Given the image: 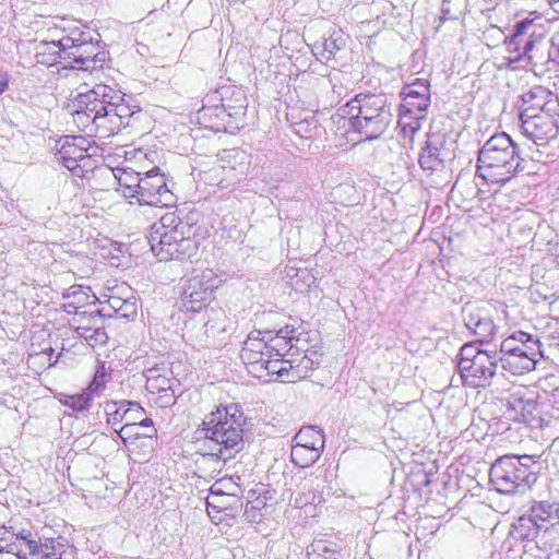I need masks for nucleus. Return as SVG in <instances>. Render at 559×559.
I'll use <instances>...</instances> for the list:
<instances>
[{
  "label": "nucleus",
  "mask_w": 559,
  "mask_h": 559,
  "mask_svg": "<svg viewBox=\"0 0 559 559\" xmlns=\"http://www.w3.org/2000/svg\"><path fill=\"white\" fill-rule=\"evenodd\" d=\"M181 225L188 224L183 223L175 212L166 213L158 222L152 225L148 238H153L156 234L171 231L179 228Z\"/></svg>",
  "instance_id": "33"
},
{
  "label": "nucleus",
  "mask_w": 559,
  "mask_h": 559,
  "mask_svg": "<svg viewBox=\"0 0 559 559\" xmlns=\"http://www.w3.org/2000/svg\"><path fill=\"white\" fill-rule=\"evenodd\" d=\"M190 230L189 225H181L179 228L168 233L156 234L148 238L153 253L164 261L189 259L197 252V242L186 235Z\"/></svg>",
  "instance_id": "5"
},
{
  "label": "nucleus",
  "mask_w": 559,
  "mask_h": 559,
  "mask_svg": "<svg viewBox=\"0 0 559 559\" xmlns=\"http://www.w3.org/2000/svg\"><path fill=\"white\" fill-rule=\"evenodd\" d=\"M526 334L527 333H525L523 331H516L513 334H511L509 337L503 340L502 342H510L509 346L513 347V346L518 345L519 343H521V341H523L524 337H526Z\"/></svg>",
  "instance_id": "59"
},
{
  "label": "nucleus",
  "mask_w": 559,
  "mask_h": 559,
  "mask_svg": "<svg viewBox=\"0 0 559 559\" xmlns=\"http://www.w3.org/2000/svg\"><path fill=\"white\" fill-rule=\"evenodd\" d=\"M103 316H111V313L102 312ZM88 322H93V325H83V323L78 328L79 334L85 338L88 345L92 347L105 345L108 341V335L104 329L103 320L102 321H95V320H87Z\"/></svg>",
  "instance_id": "22"
},
{
  "label": "nucleus",
  "mask_w": 559,
  "mask_h": 559,
  "mask_svg": "<svg viewBox=\"0 0 559 559\" xmlns=\"http://www.w3.org/2000/svg\"><path fill=\"white\" fill-rule=\"evenodd\" d=\"M104 297L107 298L105 302L108 308L112 310V313L118 316L121 307L123 306V299H126V294L122 293V286L109 289V294L104 295Z\"/></svg>",
  "instance_id": "46"
},
{
  "label": "nucleus",
  "mask_w": 559,
  "mask_h": 559,
  "mask_svg": "<svg viewBox=\"0 0 559 559\" xmlns=\"http://www.w3.org/2000/svg\"><path fill=\"white\" fill-rule=\"evenodd\" d=\"M403 104L401 105L402 112H407L409 116H417L419 119H425L426 111L430 104L421 105V100L419 98H403Z\"/></svg>",
  "instance_id": "42"
},
{
  "label": "nucleus",
  "mask_w": 559,
  "mask_h": 559,
  "mask_svg": "<svg viewBox=\"0 0 559 559\" xmlns=\"http://www.w3.org/2000/svg\"><path fill=\"white\" fill-rule=\"evenodd\" d=\"M245 424L238 405L229 404L205 415L198 431L203 435L210 454L227 462L243 449Z\"/></svg>",
  "instance_id": "1"
},
{
  "label": "nucleus",
  "mask_w": 559,
  "mask_h": 559,
  "mask_svg": "<svg viewBox=\"0 0 559 559\" xmlns=\"http://www.w3.org/2000/svg\"><path fill=\"white\" fill-rule=\"evenodd\" d=\"M462 314L465 326L477 337L476 343L483 345L492 341L497 333V326L484 309L466 304L462 309Z\"/></svg>",
  "instance_id": "13"
},
{
  "label": "nucleus",
  "mask_w": 559,
  "mask_h": 559,
  "mask_svg": "<svg viewBox=\"0 0 559 559\" xmlns=\"http://www.w3.org/2000/svg\"><path fill=\"white\" fill-rule=\"evenodd\" d=\"M120 191L126 198H135L139 201L140 189L129 187H120Z\"/></svg>",
  "instance_id": "60"
},
{
  "label": "nucleus",
  "mask_w": 559,
  "mask_h": 559,
  "mask_svg": "<svg viewBox=\"0 0 559 559\" xmlns=\"http://www.w3.org/2000/svg\"><path fill=\"white\" fill-rule=\"evenodd\" d=\"M346 46V37L342 29H333L322 43H317L314 48L322 59L330 60L337 51Z\"/></svg>",
  "instance_id": "23"
},
{
  "label": "nucleus",
  "mask_w": 559,
  "mask_h": 559,
  "mask_svg": "<svg viewBox=\"0 0 559 559\" xmlns=\"http://www.w3.org/2000/svg\"><path fill=\"white\" fill-rule=\"evenodd\" d=\"M508 412L509 416L514 420H524L523 411L525 409L524 402L521 399H513V401L508 402Z\"/></svg>",
  "instance_id": "49"
},
{
  "label": "nucleus",
  "mask_w": 559,
  "mask_h": 559,
  "mask_svg": "<svg viewBox=\"0 0 559 559\" xmlns=\"http://www.w3.org/2000/svg\"><path fill=\"white\" fill-rule=\"evenodd\" d=\"M122 293L126 294V299H123V306L118 316L124 319H133L136 316V298L129 286H122Z\"/></svg>",
  "instance_id": "41"
},
{
  "label": "nucleus",
  "mask_w": 559,
  "mask_h": 559,
  "mask_svg": "<svg viewBox=\"0 0 559 559\" xmlns=\"http://www.w3.org/2000/svg\"><path fill=\"white\" fill-rule=\"evenodd\" d=\"M499 362H503V358L497 350H488L478 355V358L463 366L460 371V378L464 385L477 389L486 388L491 384L492 378L496 376Z\"/></svg>",
  "instance_id": "9"
},
{
  "label": "nucleus",
  "mask_w": 559,
  "mask_h": 559,
  "mask_svg": "<svg viewBox=\"0 0 559 559\" xmlns=\"http://www.w3.org/2000/svg\"><path fill=\"white\" fill-rule=\"evenodd\" d=\"M510 342H502L500 345V353L509 354L510 356H514L521 359V362L524 361V353L521 346V343L518 345L510 347Z\"/></svg>",
  "instance_id": "56"
},
{
  "label": "nucleus",
  "mask_w": 559,
  "mask_h": 559,
  "mask_svg": "<svg viewBox=\"0 0 559 559\" xmlns=\"http://www.w3.org/2000/svg\"><path fill=\"white\" fill-rule=\"evenodd\" d=\"M269 340V357H284L294 346V336L284 335V330L277 331L274 336H267Z\"/></svg>",
  "instance_id": "30"
},
{
  "label": "nucleus",
  "mask_w": 559,
  "mask_h": 559,
  "mask_svg": "<svg viewBox=\"0 0 559 559\" xmlns=\"http://www.w3.org/2000/svg\"><path fill=\"white\" fill-rule=\"evenodd\" d=\"M282 357H265L262 364H259L261 369H265L269 374H276L280 368Z\"/></svg>",
  "instance_id": "55"
},
{
  "label": "nucleus",
  "mask_w": 559,
  "mask_h": 559,
  "mask_svg": "<svg viewBox=\"0 0 559 559\" xmlns=\"http://www.w3.org/2000/svg\"><path fill=\"white\" fill-rule=\"evenodd\" d=\"M117 433L124 444L132 440L148 438L147 433L141 430V426L136 425V421L127 423L119 428Z\"/></svg>",
  "instance_id": "40"
},
{
  "label": "nucleus",
  "mask_w": 559,
  "mask_h": 559,
  "mask_svg": "<svg viewBox=\"0 0 559 559\" xmlns=\"http://www.w3.org/2000/svg\"><path fill=\"white\" fill-rule=\"evenodd\" d=\"M421 120L417 116H409V114L400 110L399 126L403 135L412 138L420 129Z\"/></svg>",
  "instance_id": "38"
},
{
  "label": "nucleus",
  "mask_w": 559,
  "mask_h": 559,
  "mask_svg": "<svg viewBox=\"0 0 559 559\" xmlns=\"http://www.w3.org/2000/svg\"><path fill=\"white\" fill-rule=\"evenodd\" d=\"M145 377V388L150 393H162V397L165 399L166 403H170L175 400L173 379L168 378L166 374H162L158 369H148Z\"/></svg>",
  "instance_id": "19"
},
{
  "label": "nucleus",
  "mask_w": 559,
  "mask_h": 559,
  "mask_svg": "<svg viewBox=\"0 0 559 559\" xmlns=\"http://www.w3.org/2000/svg\"><path fill=\"white\" fill-rule=\"evenodd\" d=\"M23 539L26 542L27 548L31 554L46 558L55 556L53 552L44 550L43 546L40 545V542L27 539L26 537H23Z\"/></svg>",
  "instance_id": "53"
},
{
  "label": "nucleus",
  "mask_w": 559,
  "mask_h": 559,
  "mask_svg": "<svg viewBox=\"0 0 559 559\" xmlns=\"http://www.w3.org/2000/svg\"><path fill=\"white\" fill-rule=\"evenodd\" d=\"M94 112L96 110H88L86 108V105H83V107H80L76 103V109L73 112V121L76 124V127L85 132L88 136L94 135Z\"/></svg>",
  "instance_id": "31"
},
{
  "label": "nucleus",
  "mask_w": 559,
  "mask_h": 559,
  "mask_svg": "<svg viewBox=\"0 0 559 559\" xmlns=\"http://www.w3.org/2000/svg\"><path fill=\"white\" fill-rule=\"evenodd\" d=\"M63 53V59H72V68L85 71H93L102 68L106 53L100 50L99 40L95 39L90 31H82L78 27L69 34L52 43Z\"/></svg>",
  "instance_id": "4"
},
{
  "label": "nucleus",
  "mask_w": 559,
  "mask_h": 559,
  "mask_svg": "<svg viewBox=\"0 0 559 559\" xmlns=\"http://www.w3.org/2000/svg\"><path fill=\"white\" fill-rule=\"evenodd\" d=\"M280 364L281 365L277 370V378L281 379L282 382H297V379L293 378V371H295V365H293V361L282 359Z\"/></svg>",
  "instance_id": "48"
},
{
  "label": "nucleus",
  "mask_w": 559,
  "mask_h": 559,
  "mask_svg": "<svg viewBox=\"0 0 559 559\" xmlns=\"http://www.w3.org/2000/svg\"><path fill=\"white\" fill-rule=\"evenodd\" d=\"M142 416H143V414L133 412L129 415V417H127V423L138 421L141 419Z\"/></svg>",
  "instance_id": "63"
},
{
  "label": "nucleus",
  "mask_w": 559,
  "mask_h": 559,
  "mask_svg": "<svg viewBox=\"0 0 559 559\" xmlns=\"http://www.w3.org/2000/svg\"><path fill=\"white\" fill-rule=\"evenodd\" d=\"M93 399L94 396L91 391L85 389L81 393L68 395L64 400V405L73 411L83 412L90 407Z\"/></svg>",
  "instance_id": "35"
},
{
  "label": "nucleus",
  "mask_w": 559,
  "mask_h": 559,
  "mask_svg": "<svg viewBox=\"0 0 559 559\" xmlns=\"http://www.w3.org/2000/svg\"><path fill=\"white\" fill-rule=\"evenodd\" d=\"M136 425L141 426V430L146 432L150 439L156 435V429L153 426L152 419L141 417V419L136 421Z\"/></svg>",
  "instance_id": "58"
},
{
  "label": "nucleus",
  "mask_w": 559,
  "mask_h": 559,
  "mask_svg": "<svg viewBox=\"0 0 559 559\" xmlns=\"http://www.w3.org/2000/svg\"><path fill=\"white\" fill-rule=\"evenodd\" d=\"M542 527L527 515L520 516L511 528V536L516 540H533Z\"/></svg>",
  "instance_id": "25"
},
{
  "label": "nucleus",
  "mask_w": 559,
  "mask_h": 559,
  "mask_svg": "<svg viewBox=\"0 0 559 559\" xmlns=\"http://www.w3.org/2000/svg\"><path fill=\"white\" fill-rule=\"evenodd\" d=\"M528 516L542 528L546 523L555 524L559 521V503L548 500L534 501L530 507Z\"/></svg>",
  "instance_id": "20"
},
{
  "label": "nucleus",
  "mask_w": 559,
  "mask_h": 559,
  "mask_svg": "<svg viewBox=\"0 0 559 559\" xmlns=\"http://www.w3.org/2000/svg\"><path fill=\"white\" fill-rule=\"evenodd\" d=\"M111 112H116L117 117L122 120L127 121L128 119L133 115V112L130 110L129 106L123 104L121 102H117L114 106L108 107Z\"/></svg>",
  "instance_id": "54"
},
{
  "label": "nucleus",
  "mask_w": 559,
  "mask_h": 559,
  "mask_svg": "<svg viewBox=\"0 0 559 559\" xmlns=\"http://www.w3.org/2000/svg\"><path fill=\"white\" fill-rule=\"evenodd\" d=\"M67 299L75 301V305H79L82 308L85 304H95L98 299L92 295L90 296L86 290L83 289L82 286H73L70 288L69 293L66 295Z\"/></svg>",
  "instance_id": "43"
},
{
  "label": "nucleus",
  "mask_w": 559,
  "mask_h": 559,
  "mask_svg": "<svg viewBox=\"0 0 559 559\" xmlns=\"http://www.w3.org/2000/svg\"><path fill=\"white\" fill-rule=\"evenodd\" d=\"M540 35L532 36L524 43L523 49L521 50L520 55H518L516 59L527 58L528 60L534 59L533 50L538 40H540Z\"/></svg>",
  "instance_id": "51"
},
{
  "label": "nucleus",
  "mask_w": 559,
  "mask_h": 559,
  "mask_svg": "<svg viewBox=\"0 0 559 559\" xmlns=\"http://www.w3.org/2000/svg\"><path fill=\"white\" fill-rule=\"evenodd\" d=\"M104 411L107 415V424L117 432V426L127 420V417L133 412L144 414V408L136 402L129 401H107L104 405Z\"/></svg>",
  "instance_id": "17"
},
{
  "label": "nucleus",
  "mask_w": 559,
  "mask_h": 559,
  "mask_svg": "<svg viewBox=\"0 0 559 559\" xmlns=\"http://www.w3.org/2000/svg\"><path fill=\"white\" fill-rule=\"evenodd\" d=\"M516 463L519 462L511 456L503 455L491 465L489 477L498 492L504 495L524 492L533 485L524 475L525 469L516 467Z\"/></svg>",
  "instance_id": "6"
},
{
  "label": "nucleus",
  "mask_w": 559,
  "mask_h": 559,
  "mask_svg": "<svg viewBox=\"0 0 559 559\" xmlns=\"http://www.w3.org/2000/svg\"><path fill=\"white\" fill-rule=\"evenodd\" d=\"M94 115L95 129L93 136L107 139L116 134L121 128L128 126L127 121L120 120L117 114L110 110L98 109Z\"/></svg>",
  "instance_id": "18"
},
{
  "label": "nucleus",
  "mask_w": 559,
  "mask_h": 559,
  "mask_svg": "<svg viewBox=\"0 0 559 559\" xmlns=\"http://www.w3.org/2000/svg\"><path fill=\"white\" fill-rule=\"evenodd\" d=\"M270 332L252 331L249 333L247 340L243 343L240 358L246 365L258 366L264 361L265 357H269V340Z\"/></svg>",
  "instance_id": "15"
},
{
  "label": "nucleus",
  "mask_w": 559,
  "mask_h": 559,
  "mask_svg": "<svg viewBox=\"0 0 559 559\" xmlns=\"http://www.w3.org/2000/svg\"><path fill=\"white\" fill-rule=\"evenodd\" d=\"M323 450L320 448H310L308 445L293 444L290 451L292 462L301 468H306L316 463L321 456Z\"/></svg>",
  "instance_id": "28"
},
{
  "label": "nucleus",
  "mask_w": 559,
  "mask_h": 559,
  "mask_svg": "<svg viewBox=\"0 0 559 559\" xmlns=\"http://www.w3.org/2000/svg\"><path fill=\"white\" fill-rule=\"evenodd\" d=\"M251 497L246 503L243 518L249 523H258L261 521L263 514L262 509L266 507V498L262 496H255L254 492H250Z\"/></svg>",
  "instance_id": "32"
},
{
  "label": "nucleus",
  "mask_w": 559,
  "mask_h": 559,
  "mask_svg": "<svg viewBox=\"0 0 559 559\" xmlns=\"http://www.w3.org/2000/svg\"><path fill=\"white\" fill-rule=\"evenodd\" d=\"M512 459L518 461L516 467H520L521 469H525L524 475L527 476V479H530L531 484H534L537 479V471L535 469V466L538 464L535 456L532 455H510Z\"/></svg>",
  "instance_id": "39"
},
{
  "label": "nucleus",
  "mask_w": 559,
  "mask_h": 559,
  "mask_svg": "<svg viewBox=\"0 0 559 559\" xmlns=\"http://www.w3.org/2000/svg\"><path fill=\"white\" fill-rule=\"evenodd\" d=\"M342 110L349 116L344 120L347 132L362 135L364 141L378 139L393 119L392 106L384 94H357Z\"/></svg>",
  "instance_id": "2"
},
{
  "label": "nucleus",
  "mask_w": 559,
  "mask_h": 559,
  "mask_svg": "<svg viewBox=\"0 0 559 559\" xmlns=\"http://www.w3.org/2000/svg\"><path fill=\"white\" fill-rule=\"evenodd\" d=\"M222 282L211 269L189 278L182 293L185 308L191 312L201 311L211 302L214 290L221 286Z\"/></svg>",
  "instance_id": "7"
},
{
  "label": "nucleus",
  "mask_w": 559,
  "mask_h": 559,
  "mask_svg": "<svg viewBox=\"0 0 559 559\" xmlns=\"http://www.w3.org/2000/svg\"><path fill=\"white\" fill-rule=\"evenodd\" d=\"M91 148V141L84 136H66L61 141L58 155L66 168L78 174V170L83 171L90 166Z\"/></svg>",
  "instance_id": "11"
},
{
  "label": "nucleus",
  "mask_w": 559,
  "mask_h": 559,
  "mask_svg": "<svg viewBox=\"0 0 559 559\" xmlns=\"http://www.w3.org/2000/svg\"><path fill=\"white\" fill-rule=\"evenodd\" d=\"M308 559H342L341 554L324 540H314L308 547Z\"/></svg>",
  "instance_id": "34"
},
{
  "label": "nucleus",
  "mask_w": 559,
  "mask_h": 559,
  "mask_svg": "<svg viewBox=\"0 0 559 559\" xmlns=\"http://www.w3.org/2000/svg\"><path fill=\"white\" fill-rule=\"evenodd\" d=\"M138 189L140 204L164 207L176 203V195L169 189L165 175L157 167L143 174Z\"/></svg>",
  "instance_id": "8"
},
{
  "label": "nucleus",
  "mask_w": 559,
  "mask_h": 559,
  "mask_svg": "<svg viewBox=\"0 0 559 559\" xmlns=\"http://www.w3.org/2000/svg\"><path fill=\"white\" fill-rule=\"evenodd\" d=\"M228 157H233L235 160H239L238 173L240 175H245L248 169V165H249V162H246V159H248V156L246 155V153L238 151V150H233L228 154ZM230 168L237 170V168L234 165L230 166Z\"/></svg>",
  "instance_id": "52"
},
{
  "label": "nucleus",
  "mask_w": 559,
  "mask_h": 559,
  "mask_svg": "<svg viewBox=\"0 0 559 559\" xmlns=\"http://www.w3.org/2000/svg\"><path fill=\"white\" fill-rule=\"evenodd\" d=\"M520 117L559 116V98L548 88L536 85L521 95Z\"/></svg>",
  "instance_id": "10"
},
{
  "label": "nucleus",
  "mask_w": 559,
  "mask_h": 559,
  "mask_svg": "<svg viewBox=\"0 0 559 559\" xmlns=\"http://www.w3.org/2000/svg\"><path fill=\"white\" fill-rule=\"evenodd\" d=\"M122 96L120 95V92H117L111 87V93H106L102 102V105H104L103 110H109L108 107L114 106L117 102H121Z\"/></svg>",
  "instance_id": "57"
},
{
  "label": "nucleus",
  "mask_w": 559,
  "mask_h": 559,
  "mask_svg": "<svg viewBox=\"0 0 559 559\" xmlns=\"http://www.w3.org/2000/svg\"><path fill=\"white\" fill-rule=\"evenodd\" d=\"M64 310L68 313H75L78 317V321L80 324L84 323L85 320H95V321H102V312L105 311V307L102 309L93 310V311H79L80 306L75 305V301H72L68 299V301L63 305Z\"/></svg>",
  "instance_id": "36"
},
{
  "label": "nucleus",
  "mask_w": 559,
  "mask_h": 559,
  "mask_svg": "<svg viewBox=\"0 0 559 559\" xmlns=\"http://www.w3.org/2000/svg\"><path fill=\"white\" fill-rule=\"evenodd\" d=\"M518 145L504 132L489 138L478 152L477 175L490 183H506L524 169Z\"/></svg>",
  "instance_id": "3"
},
{
  "label": "nucleus",
  "mask_w": 559,
  "mask_h": 559,
  "mask_svg": "<svg viewBox=\"0 0 559 559\" xmlns=\"http://www.w3.org/2000/svg\"><path fill=\"white\" fill-rule=\"evenodd\" d=\"M402 98H419L421 105L430 104V84L425 79H416L401 91Z\"/></svg>",
  "instance_id": "29"
},
{
  "label": "nucleus",
  "mask_w": 559,
  "mask_h": 559,
  "mask_svg": "<svg viewBox=\"0 0 559 559\" xmlns=\"http://www.w3.org/2000/svg\"><path fill=\"white\" fill-rule=\"evenodd\" d=\"M8 85H9L8 80L0 78V95L5 92V90L8 88Z\"/></svg>",
  "instance_id": "64"
},
{
  "label": "nucleus",
  "mask_w": 559,
  "mask_h": 559,
  "mask_svg": "<svg viewBox=\"0 0 559 559\" xmlns=\"http://www.w3.org/2000/svg\"><path fill=\"white\" fill-rule=\"evenodd\" d=\"M450 155L447 147L445 134L436 132L428 135L425 146L419 154V165L424 170L438 171L444 166Z\"/></svg>",
  "instance_id": "14"
},
{
  "label": "nucleus",
  "mask_w": 559,
  "mask_h": 559,
  "mask_svg": "<svg viewBox=\"0 0 559 559\" xmlns=\"http://www.w3.org/2000/svg\"><path fill=\"white\" fill-rule=\"evenodd\" d=\"M40 545L43 546V549L46 550V551H51L55 554V556L57 555L56 551H55V540L53 539H50V538H47L45 539L44 543L40 542Z\"/></svg>",
  "instance_id": "62"
},
{
  "label": "nucleus",
  "mask_w": 559,
  "mask_h": 559,
  "mask_svg": "<svg viewBox=\"0 0 559 559\" xmlns=\"http://www.w3.org/2000/svg\"><path fill=\"white\" fill-rule=\"evenodd\" d=\"M106 93H111V86L106 84H97L91 91L84 94H79L76 102L80 107L86 105V108L91 110L104 109L102 102Z\"/></svg>",
  "instance_id": "27"
},
{
  "label": "nucleus",
  "mask_w": 559,
  "mask_h": 559,
  "mask_svg": "<svg viewBox=\"0 0 559 559\" xmlns=\"http://www.w3.org/2000/svg\"><path fill=\"white\" fill-rule=\"evenodd\" d=\"M521 346L524 353V361H522L521 368L526 371L534 370L536 364L543 357L539 340L527 333L526 337L521 341Z\"/></svg>",
  "instance_id": "24"
},
{
  "label": "nucleus",
  "mask_w": 559,
  "mask_h": 559,
  "mask_svg": "<svg viewBox=\"0 0 559 559\" xmlns=\"http://www.w3.org/2000/svg\"><path fill=\"white\" fill-rule=\"evenodd\" d=\"M105 382H106V373L103 369L102 370L98 369L94 376V379L92 380L90 385L86 388V390L91 391L92 395L94 396L100 390L104 389Z\"/></svg>",
  "instance_id": "50"
},
{
  "label": "nucleus",
  "mask_w": 559,
  "mask_h": 559,
  "mask_svg": "<svg viewBox=\"0 0 559 559\" xmlns=\"http://www.w3.org/2000/svg\"><path fill=\"white\" fill-rule=\"evenodd\" d=\"M522 133L534 143L543 145L558 135L559 116L537 115L530 118L520 117Z\"/></svg>",
  "instance_id": "12"
},
{
  "label": "nucleus",
  "mask_w": 559,
  "mask_h": 559,
  "mask_svg": "<svg viewBox=\"0 0 559 559\" xmlns=\"http://www.w3.org/2000/svg\"><path fill=\"white\" fill-rule=\"evenodd\" d=\"M476 344H477L476 342L467 343L461 347L460 354H459L460 359L457 362L459 372L461 370H463V366L465 364H466V366H468V362L478 358V355H481V354H485L488 352L487 349L479 348Z\"/></svg>",
  "instance_id": "37"
},
{
  "label": "nucleus",
  "mask_w": 559,
  "mask_h": 559,
  "mask_svg": "<svg viewBox=\"0 0 559 559\" xmlns=\"http://www.w3.org/2000/svg\"><path fill=\"white\" fill-rule=\"evenodd\" d=\"M52 43H58V40H51V41H43L41 45L45 48V51H51L53 55H58L60 59H63V53L59 52L58 47H53Z\"/></svg>",
  "instance_id": "61"
},
{
  "label": "nucleus",
  "mask_w": 559,
  "mask_h": 559,
  "mask_svg": "<svg viewBox=\"0 0 559 559\" xmlns=\"http://www.w3.org/2000/svg\"><path fill=\"white\" fill-rule=\"evenodd\" d=\"M319 365L318 359H313L312 357L305 355L297 365H295V371H293V378L297 379V381L305 379L308 377L309 372L314 368V366Z\"/></svg>",
  "instance_id": "44"
},
{
  "label": "nucleus",
  "mask_w": 559,
  "mask_h": 559,
  "mask_svg": "<svg viewBox=\"0 0 559 559\" xmlns=\"http://www.w3.org/2000/svg\"><path fill=\"white\" fill-rule=\"evenodd\" d=\"M537 25L533 20H522L514 25L513 34L506 40L510 52L520 55L524 43L532 36L536 35Z\"/></svg>",
  "instance_id": "21"
},
{
  "label": "nucleus",
  "mask_w": 559,
  "mask_h": 559,
  "mask_svg": "<svg viewBox=\"0 0 559 559\" xmlns=\"http://www.w3.org/2000/svg\"><path fill=\"white\" fill-rule=\"evenodd\" d=\"M142 174L132 170H123L117 177L120 187L138 188V183L142 181Z\"/></svg>",
  "instance_id": "47"
},
{
  "label": "nucleus",
  "mask_w": 559,
  "mask_h": 559,
  "mask_svg": "<svg viewBox=\"0 0 559 559\" xmlns=\"http://www.w3.org/2000/svg\"><path fill=\"white\" fill-rule=\"evenodd\" d=\"M228 499H235L234 496L225 495L215 488V485L211 488L210 495L206 498V506L214 509H227L230 504Z\"/></svg>",
  "instance_id": "45"
},
{
  "label": "nucleus",
  "mask_w": 559,
  "mask_h": 559,
  "mask_svg": "<svg viewBox=\"0 0 559 559\" xmlns=\"http://www.w3.org/2000/svg\"><path fill=\"white\" fill-rule=\"evenodd\" d=\"M293 444L323 450L325 445L323 431L314 426L302 427L294 437Z\"/></svg>",
  "instance_id": "26"
},
{
  "label": "nucleus",
  "mask_w": 559,
  "mask_h": 559,
  "mask_svg": "<svg viewBox=\"0 0 559 559\" xmlns=\"http://www.w3.org/2000/svg\"><path fill=\"white\" fill-rule=\"evenodd\" d=\"M245 110L246 106L242 103L238 106H230L224 103L211 107L203 106L200 110H198V119L203 120L204 122H209L212 129H218V121L229 123V121H226V119L238 120L245 116Z\"/></svg>",
  "instance_id": "16"
}]
</instances>
